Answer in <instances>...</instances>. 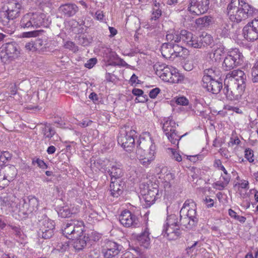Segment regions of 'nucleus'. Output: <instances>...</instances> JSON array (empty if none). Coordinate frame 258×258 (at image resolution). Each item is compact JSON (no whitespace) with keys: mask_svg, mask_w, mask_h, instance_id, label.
Wrapping results in <instances>:
<instances>
[{"mask_svg":"<svg viewBox=\"0 0 258 258\" xmlns=\"http://www.w3.org/2000/svg\"><path fill=\"white\" fill-rule=\"evenodd\" d=\"M229 19L237 23L252 17L256 12V9L243 1L231 0L227 8Z\"/></svg>","mask_w":258,"mask_h":258,"instance_id":"1","label":"nucleus"},{"mask_svg":"<svg viewBox=\"0 0 258 258\" xmlns=\"http://www.w3.org/2000/svg\"><path fill=\"white\" fill-rule=\"evenodd\" d=\"M156 147L151 138L140 139L136 150V155L141 164L145 167L148 166L155 158Z\"/></svg>","mask_w":258,"mask_h":258,"instance_id":"2","label":"nucleus"},{"mask_svg":"<svg viewBox=\"0 0 258 258\" xmlns=\"http://www.w3.org/2000/svg\"><path fill=\"white\" fill-rule=\"evenodd\" d=\"M197 206L191 199L187 200L180 211L179 225H182L190 229L197 223Z\"/></svg>","mask_w":258,"mask_h":258,"instance_id":"3","label":"nucleus"},{"mask_svg":"<svg viewBox=\"0 0 258 258\" xmlns=\"http://www.w3.org/2000/svg\"><path fill=\"white\" fill-rule=\"evenodd\" d=\"M157 75L161 80L172 84L181 83L184 77L180 74L176 69L165 64L156 63L154 66Z\"/></svg>","mask_w":258,"mask_h":258,"instance_id":"4","label":"nucleus"},{"mask_svg":"<svg viewBox=\"0 0 258 258\" xmlns=\"http://www.w3.org/2000/svg\"><path fill=\"white\" fill-rule=\"evenodd\" d=\"M178 125L171 117H165L163 119V131L171 144L178 146L179 141L184 135L179 136L176 132Z\"/></svg>","mask_w":258,"mask_h":258,"instance_id":"5","label":"nucleus"},{"mask_svg":"<svg viewBox=\"0 0 258 258\" xmlns=\"http://www.w3.org/2000/svg\"><path fill=\"white\" fill-rule=\"evenodd\" d=\"M243 55L237 48L228 51L224 58L222 67L226 71H230L237 67L243 62Z\"/></svg>","mask_w":258,"mask_h":258,"instance_id":"6","label":"nucleus"},{"mask_svg":"<svg viewBox=\"0 0 258 258\" xmlns=\"http://www.w3.org/2000/svg\"><path fill=\"white\" fill-rule=\"evenodd\" d=\"M38 228L37 234L39 237L44 239H50L54 235L55 223L46 215H43L42 219L39 220Z\"/></svg>","mask_w":258,"mask_h":258,"instance_id":"7","label":"nucleus"},{"mask_svg":"<svg viewBox=\"0 0 258 258\" xmlns=\"http://www.w3.org/2000/svg\"><path fill=\"white\" fill-rule=\"evenodd\" d=\"M136 132L129 127L122 128L118 136L117 142L126 151H131L135 146L134 136Z\"/></svg>","mask_w":258,"mask_h":258,"instance_id":"8","label":"nucleus"},{"mask_svg":"<svg viewBox=\"0 0 258 258\" xmlns=\"http://www.w3.org/2000/svg\"><path fill=\"white\" fill-rule=\"evenodd\" d=\"M83 227L82 221L71 220L64 224L62 233L68 239H74L82 233Z\"/></svg>","mask_w":258,"mask_h":258,"instance_id":"9","label":"nucleus"},{"mask_svg":"<svg viewBox=\"0 0 258 258\" xmlns=\"http://www.w3.org/2000/svg\"><path fill=\"white\" fill-rule=\"evenodd\" d=\"M101 169L104 170L110 176V180L119 179L123 175L122 165L119 162L110 161L108 160L100 161Z\"/></svg>","mask_w":258,"mask_h":258,"instance_id":"10","label":"nucleus"},{"mask_svg":"<svg viewBox=\"0 0 258 258\" xmlns=\"http://www.w3.org/2000/svg\"><path fill=\"white\" fill-rule=\"evenodd\" d=\"M232 81V82L229 83L224 84L225 86L223 92L228 99L230 100H238L245 90V84H235L234 80Z\"/></svg>","mask_w":258,"mask_h":258,"instance_id":"11","label":"nucleus"},{"mask_svg":"<svg viewBox=\"0 0 258 258\" xmlns=\"http://www.w3.org/2000/svg\"><path fill=\"white\" fill-rule=\"evenodd\" d=\"M38 201L33 197H26L20 199L19 202V216H26L37 209Z\"/></svg>","mask_w":258,"mask_h":258,"instance_id":"12","label":"nucleus"},{"mask_svg":"<svg viewBox=\"0 0 258 258\" xmlns=\"http://www.w3.org/2000/svg\"><path fill=\"white\" fill-rule=\"evenodd\" d=\"M143 198L148 206H150L155 202L158 196V185L156 184H142L140 186Z\"/></svg>","mask_w":258,"mask_h":258,"instance_id":"13","label":"nucleus"},{"mask_svg":"<svg viewBox=\"0 0 258 258\" xmlns=\"http://www.w3.org/2000/svg\"><path fill=\"white\" fill-rule=\"evenodd\" d=\"M119 245L113 241H108L106 243V248L103 249L105 258H131L130 253L121 254L118 249Z\"/></svg>","mask_w":258,"mask_h":258,"instance_id":"14","label":"nucleus"},{"mask_svg":"<svg viewBox=\"0 0 258 258\" xmlns=\"http://www.w3.org/2000/svg\"><path fill=\"white\" fill-rule=\"evenodd\" d=\"M120 223L125 227H137L139 225L138 217L128 210L122 211L119 217Z\"/></svg>","mask_w":258,"mask_h":258,"instance_id":"15","label":"nucleus"},{"mask_svg":"<svg viewBox=\"0 0 258 258\" xmlns=\"http://www.w3.org/2000/svg\"><path fill=\"white\" fill-rule=\"evenodd\" d=\"M209 0H190L188 11L195 15L206 13L209 9Z\"/></svg>","mask_w":258,"mask_h":258,"instance_id":"16","label":"nucleus"},{"mask_svg":"<svg viewBox=\"0 0 258 258\" xmlns=\"http://www.w3.org/2000/svg\"><path fill=\"white\" fill-rule=\"evenodd\" d=\"M243 34L245 38L249 41L258 39V18L254 19L244 27Z\"/></svg>","mask_w":258,"mask_h":258,"instance_id":"17","label":"nucleus"},{"mask_svg":"<svg viewBox=\"0 0 258 258\" xmlns=\"http://www.w3.org/2000/svg\"><path fill=\"white\" fill-rule=\"evenodd\" d=\"M235 80V84H245L246 76L245 73L240 70H234L229 72L226 76L224 80V84L232 82Z\"/></svg>","mask_w":258,"mask_h":258,"instance_id":"18","label":"nucleus"},{"mask_svg":"<svg viewBox=\"0 0 258 258\" xmlns=\"http://www.w3.org/2000/svg\"><path fill=\"white\" fill-rule=\"evenodd\" d=\"M225 53V47L221 43L214 45L210 52L208 53L210 59L213 62H219Z\"/></svg>","mask_w":258,"mask_h":258,"instance_id":"19","label":"nucleus"},{"mask_svg":"<svg viewBox=\"0 0 258 258\" xmlns=\"http://www.w3.org/2000/svg\"><path fill=\"white\" fill-rule=\"evenodd\" d=\"M59 12L65 17H71L79 11L78 6L73 3L61 5L58 9Z\"/></svg>","mask_w":258,"mask_h":258,"instance_id":"20","label":"nucleus"},{"mask_svg":"<svg viewBox=\"0 0 258 258\" xmlns=\"http://www.w3.org/2000/svg\"><path fill=\"white\" fill-rule=\"evenodd\" d=\"M124 185V182L122 181L121 178L110 180L111 195L114 197H118L122 193Z\"/></svg>","mask_w":258,"mask_h":258,"instance_id":"21","label":"nucleus"},{"mask_svg":"<svg viewBox=\"0 0 258 258\" xmlns=\"http://www.w3.org/2000/svg\"><path fill=\"white\" fill-rule=\"evenodd\" d=\"M162 232L169 240H175L180 235L179 227L164 225Z\"/></svg>","mask_w":258,"mask_h":258,"instance_id":"22","label":"nucleus"},{"mask_svg":"<svg viewBox=\"0 0 258 258\" xmlns=\"http://www.w3.org/2000/svg\"><path fill=\"white\" fill-rule=\"evenodd\" d=\"M32 27L38 28L41 26H45V15L42 13H31Z\"/></svg>","mask_w":258,"mask_h":258,"instance_id":"23","label":"nucleus"},{"mask_svg":"<svg viewBox=\"0 0 258 258\" xmlns=\"http://www.w3.org/2000/svg\"><path fill=\"white\" fill-rule=\"evenodd\" d=\"M42 134L45 140H50L56 134V132L51 124L45 123L42 127Z\"/></svg>","mask_w":258,"mask_h":258,"instance_id":"24","label":"nucleus"},{"mask_svg":"<svg viewBox=\"0 0 258 258\" xmlns=\"http://www.w3.org/2000/svg\"><path fill=\"white\" fill-rule=\"evenodd\" d=\"M160 51L162 56L169 59H173V43H164L161 46Z\"/></svg>","mask_w":258,"mask_h":258,"instance_id":"25","label":"nucleus"},{"mask_svg":"<svg viewBox=\"0 0 258 258\" xmlns=\"http://www.w3.org/2000/svg\"><path fill=\"white\" fill-rule=\"evenodd\" d=\"M78 236H79V238H78V236L75 238L76 239L73 243V246L76 250L80 251L83 249L86 246L87 241L89 238L83 234H80Z\"/></svg>","mask_w":258,"mask_h":258,"instance_id":"26","label":"nucleus"},{"mask_svg":"<svg viewBox=\"0 0 258 258\" xmlns=\"http://www.w3.org/2000/svg\"><path fill=\"white\" fill-rule=\"evenodd\" d=\"M149 232L147 228L138 237V240L140 244L145 248H148L150 244V238L149 237Z\"/></svg>","mask_w":258,"mask_h":258,"instance_id":"27","label":"nucleus"},{"mask_svg":"<svg viewBox=\"0 0 258 258\" xmlns=\"http://www.w3.org/2000/svg\"><path fill=\"white\" fill-rule=\"evenodd\" d=\"M168 43L174 44L180 41V32L171 30L167 32L166 36Z\"/></svg>","mask_w":258,"mask_h":258,"instance_id":"28","label":"nucleus"},{"mask_svg":"<svg viewBox=\"0 0 258 258\" xmlns=\"http://www.w3.org/2000/svg\"><path fill=\"white\" fill-rule=\"evenodd\" d=\"M195 22L198 26L208 27L212 24V18L206 16L196 19Z\"/></svg>","mask_w":258,"mask_h":258,"instance_id":"29","label":"nucleus"},{"mask_svg":"<svg viewBox=\"0 0 258 258\" xmlns=\"http://www.w3.org/2000/svg\"><path fill=\"white\" fill-rule=\"evenodd\" d=\"M0 58L5 63H9L14 59L13 53L8 52L4 49H0Z\"/></svg>","mask_w":258,"mask_h":258,"instance_id":"30","label":"nucleus"},{"mask_svg":"<svg viewBox=\"0 0 258 258\" xmlns=\"http://www.w3.org/2000/svg\"><path fill=\"white\" fill-rule=\"evenodd\" d=\"M229 30V25L226 22L222 21L218 28L217 29V32L219 33L221 36L225 37L227 36Z\"/></svg>","mask_w":258,"mask_h":258,"instance_id":"31","label":"nucleus"},{"mask_svg":"<svg viewBox=\"0 0 258 258\" xmlns=\"http://www.w3.org/2000/svg\"><path fill=\"white\" fill-rule=\"evenodd\" d=\"M0 49H4L8 52H12L13 56H15V52L16 51V42L12 41L6 43L0 47Z\"/></svg>","mask_w":258,"mask_h":258,"instance_id":"32","label":"nucleus"},{"mask_svg":"<svg viewBox=\"0 0 258 258\" xmlns=\"http://www.w3.org/2000/svg\"><path fill=\"white\" fill-rule=\"evenodd\" d=\"M20 26L22 28L32 27L31 13L25 15L20 22Z\"/></svg>","mask_w":258,"mask_h":258,"instance_id":"33","label":"nucleus"},{"mask_svg":"<svg viewBox=\"0 0 258 258\" xmlns=\"http://www.w3.org/2000/svg\"><path fill=\"white\" fill-rule=\"evenodd\" d=\"M193 36L192 33L185 30H182L180 31V40H182L187 46Z\"/></svg>","mask_w":258,"mask_h":258,"instance_id":"34","label":"nucleus"},{"mask_svg":"<svg viewBox=\"0 0 258 258\" xmlns=\"http://www.w3.org/2000/svg\"><path fill=\"white\" fill-rule=\"evenodd\" d=\"M164 225L179 227V222L177 217L175 214H171L167 216L166 223Z\"/></svg>","mask_w":258,"mask_h":258,"instance_id":"35","label":"nucleus"},{"mask_svg":"<svg viewBox=\"0 0 258 258\" xmlns=\"http://www.w3.org/2000/svg\"><path fill=\"white\" fill-rule=\"evenodd\" d=\"M215 79L209 78V77H203L202 78V86L208 91L211 92L212 87L213 81H215Z\"/></svg>","mask_w":258,"mask_h":258,"instance_id":"36","label":"nucleus"},{"mask_svg":"<svg viewBox=\"0 0 258 258\" xmlns=\"http://www.w3.org/2000/svg\"><path fill=\"white\" fill-rule=\"evenodd\" d=\"M186 49L176 44H173V59L177 57L182 56L183 51Z\"/></svg>","mask_w":258,"mask_h":258,"instance_id":"37","label":"nucleus"},{"mask_svg":"<svg viewBox=\"0 0 258 258\" xmlns=\"http://www.w3.org/2000/svg\"><path fill=\"white\" fill-rule=\"evenodd\" d=\"M201 42V47L205 45H209L213 43V38L212 36L210 34H206L205 35L202 34L200 36Z\"/></svg>","mask_w":258,"mask_h":258,"instance_id":"38","label":"nucleus"},{"mask_svg":"<svg viewBox=\"0 0 258 258\" xmlns=\"http://www.w3.org/2000/svg\"><path fill=\"white\" fill-rule=\"evenodd\" d=\"M159 3H156L153 8V12L152 16L151 18V20H156L158 19L162 15V11L159 8Z\"/></svg>","mask_w":258,"mask_h":258,"instance_id":"39","label":"nucleus"},{"mask_svg":"<svg viewBox=\"0 0 258 258\" xmlns=\"http://www.w3.org/2000/svg\"><path fill=\"white\" fill-rule=\"evenodd\" d=\"M59 217L66 218L69 217L72 214L70 208L68 206L61 207L57 212Z\"/></svg>","mask_w":258,"mask_h":258,"instance_id":"40","label":"nucleus"},{"mask_svg":"<svg viewBox=\"0 0 258 258\" xmlns=\"http://www.w3.org/2000/svg\"><path fill=\"white\" fill-rule=\"evenodd\" d=\"M200 37L194 35L192 37L190 42L188 43V47L195 48H201V42Z\"/></svg>","mask_w":258,"mask_h":258,"instance_id":"41","label":"nucleus"},{"mask_svg":"<svg viewBox=\"0 0 258 258\" xmlns=\"http://www.w3.org/2000/svg\"><path fill=\"white\" fill-rule=\"evenodd\" d=\"M211 93L214 94H217L220 92L222 88V83L216 79L213 81Z\"/></svg>","mask_w":258,"mask_h":258,"instance_id":"42","label":"nucleus"},{"mask_svg":"<svg viewBox=\"0 0 258 258\" xmlns=\"http://www.w3.org/2000/svg\"><path fill=\"white\" fill-rule=\"evenodd\" d=\"M11 154L7 151L2 152L0 150V163L3 166L5 163L11 158Z\"/></svg>","mask_w":258,"mask_h":258,"instance_id":"43","label":"nucleus"},{"mask_svg":"<svg viewBox=\"0 0 258 258\" xmlns=\"http://www.w3.org/2000/svg\"><path fill=\"white\" fill-rule=\"evenodd\" d=\"M251 75L252 81L253 82H258V61L255 63L252 69Z\"/></svg>","mask_w":258,"mask_h":258,"instance_id":"44","label":"nucleus"},{"mask_svg":"<svg viewBox=\"0 0 258 258\" xmlns=\"http://www.w3.org/2000/svg\"><path fill=\"white\" fill-rule=\"evenodd\" d=\"M244 157L250 163H252L254 160L253 157V152L251 149H245Z\"/></svg>","mask_w":258,"mask_h":258,"instance_id":"45","label":"nucleus"},{"mask_svg":"<svg viewBox=\"0 0 258 258\" xmlns=\"http://www.w3.org/2000/svg\"><path fill=\"white\" fill-rule=\"evenodd\" d=\"M32 164L33 165L37 164L39 167L42 169H46L47 168V165L44 161L39 158L33 159Z\"/></svg>","mask_w":258,"mask_h":258,"instance_id":"46","label":"nucleus"},{"mask_svg":"<svg viewBox=\"0 0 258 258\" xmlns=\"http://www.w3.org/2000/svg\"><path fill=\"white\" fill-rule=\"evenodd\" d=\"M36 47L38 48H40L42 50H44V49H46L47 47H48V43H46V41H43L41 39H38L35 42Z\"/></svg>","mask_w":258,"mask_h":258,"instance_id":"47","label":"nucleus"},{"mask_svg":"<svg viewBox=\"0 0 258 258\" xmlns=\"http://www.w3.org/2000/svg\"><path fill=\"white\" fill-rule=\"evenodd\" d=\"M17 237L20 239V241H19L21 244H23L25 243V240L26 238V235L24 234V232L22 230H18L17 229Z\"/></svg>","mask_w":258,"mask_h":258,"instance_id":"48","label":"nucleus"},{"mask_svg":"<svg viewBox=\"0 0 258 258\" xmlns=\"http://www.w3.org/2000/svg\"><path fill=\"white\" fill-rule=\"evenodd\" d=\"M7 18L10 21H13L16 17V11L14 10H8Z\"/></svg>","mask_w":258,"mask_h":258,"instance_id":"49","label":"nucleus"},{"mask_svg":"<svg viewBox=\"0 0 258 258\" xmlns=\"http://www.w3.org/2000/svg\"><path fill=\"white\" fill-rule=\"evenodd\" d=\"M97 62V59L96 58H92L89 59L87 62L85 64V67L88 69H91L94 67V66Z\"/></svg>","mask_w":258,"mask_h":258,"instance_id":"50","label":"nucleus"},{"mask_svg":"<svg viewBox=\"0 0 258 258\" xmlns=\"http://www.w3.org/2000/svg\"><path fill=\"white\" fill-rule=\"evenodd\" d=\"M176 102L180 105H186L188 103V100L184 97H180L177 98Z\"/></svg>","mask_w":258,"mask_h":258,"instance_id":"51","label":"nucleus"},{"mask_svg":"<svg viewBox=\"0 0 258 258\" xmlns=\"http://www.w3.org/2000/svg\"><path fill=\"white\" fill-rule=\"evenodd\" d=\"M169 149H170L172 152V158L173 159H174L176 161L178 162L181 161L182 157L178 153L176 152L172 148H169Z\"/></svg>","mask_w":258,"mask_h":258,"instance_id":"52","label":"nucleus"},{"mask_svg":"<svg viewBox=\"0 0 258 258\" xmlns=\"http://www.w3.org/2000/svg\"><path fill=\"white\" fill-rule=\"evenodd\" d=\"M160 92V89L159 88H155L150 91L149 96L151 98L154 99Z\"/></svg>","mask_w":258,"mask_h":258,"instance_id":"53","label":"nucleus"},{"mask_svg":"<svg viewBox=\"0 0 258 258\" xmlns=\"http://www.w3.org/2000/svg\"><path fill=\"white\" fill-rule=\"evenodd\" d=\"M231 179L230 175L227 173V174H222L220 177V180L224 182L223 184L228 185Z\"/></svg>","mask_w":258,"mask_h":258,"instance_id":"54","label":"nucleus"},{"mask_svg":"<svg viewBox=\"0 0 258 258\" xmlns=\"http://www.w3.org/2000/svg\"><path fill=\"white\" fill-rule=\"evenodd\" d=\"M64 47L70 50H76L75 44L72 41H67L64 44Z\"/></svg>","mask_w":258,"mask_h":258,"instance_id":"55","label":"nucleus"},{"mask_svg":"<svg viewBox=\"0 0 258 258\" xmlns=\"http://www.w3.org/2000/svg\"><path fill=\"white\" fill-rule=\"evenodd\" d=\"M132 93L135 95L137 96L138 97H142L143 96L144 92L142 90L138 89V88H134L132 90Z\"/></svg>","mask_w":258,"mask_h":258,"instance_id":"56","label":"nucleus"},{"mask_svg":"<svg viewBox=\"0 0 258 258\" xmlns=\"http://www.w3.org/2000/svg\"><path fill=\"white\" fill-rule=\"evenodd\" d=\"M25 48L26 49L32 51L36 50L37 49V48L36 47L35 43L32 41L27 43L25 45Z\"/></svg>","mask_w":258,"mask_h":258,"instance_id":"57","label":"nucleus"},{"mask_svg":"<svg viewBox=\"0 0 258 258\" xmlns=\"http://www.w3.org/2000/svg\"><path fill=\"white\" fill-rule=\"evenodd\" d=\"M213 68H211L210 69H206L204 71V76L203 77H209V78H213Z\"/></svg>","mask_w":258,"mask_h":258,"instance_id":"58","label":"nucleus"},{"mask_svg":"<svg viewBox=\"0 0 258 258\" xmlns=\"http://www.w3.org/2000/svg\"><path fill=\"white\" fill-rule=\"evenodd\" d=\"M183 67L185 71H190L193 69L194 67L192 63L187 61L184 63Z\"/></svg>","mask_w":258,"mask_h":258,"instance_id":"59","label":"nucleus"},{"mask_svg":"<svg viewBox=\"0 0 258 258\" xmlns=\"http://www.w3.org/2000/svg\"><path fill=\"white\" fill-rule=\"evenodd\" d=\"M224 182L220 180L215 183V185L217 187L219 190H223L227 185H224Z\"/></svg>","mask_w":258,"mask_h":258,"instance_id":"60","label":"nucleus"},{"mask_svg":"<svg viewBox=\"0 0 258 258\" xmlns=\"http://www.w3.org/2000/svg\"><path fill=\"white\" fill-rule=\"evenodd\" d=\"M36 32L35 31H31L28 32H24L23 33L22 37H32L35 36V34H36Z\"/></svg>","mask_w":258,"mask_h":258,"instance_id":"61","label":"nucleus"},{"mask_svg":"<svg viewBox=\"0 0 258 258\" xmlns=\"http://www.w3.org/2000/svg\"><path fill=\"white\" fill-rule=\"evenodd\" d=\"M220 75H221L220 71L216 68H215V67L213 68V79H216V77H220Z\"/></svg>","mask_w":258,"mask_h":258,"instance_id":"62","label":"nucleus"},{"mask_svg":"<svg viewBox=\"0 0 258 258\" xmlns=\"http://www.w3.org/2000/svg\"><path fill=\"white\" fill-rule=\"evenodd\" d=\"M205 203L207 204V207L208 208L212 207L214 205V201L213 199L210 198H206L205 200Z\"/></svg>","mask_w":258,"mask_h":258,"instance_id":"63","label":"nucleus"},{"mask_svg":"<svg viewBox=\"0 0 258 258\" xmlns=\"http://www.w3.org/2000/svg\"><path fill=\"white\" fill-rule=\"evenodd\" d=\"M92 123V121L90 120H83L80 122V125L83 127H86L90 125Z\"/></svg>","mask_w":258,"mask_h":258,"instance_id":"64","label":"nucleus"}]
</instances>
